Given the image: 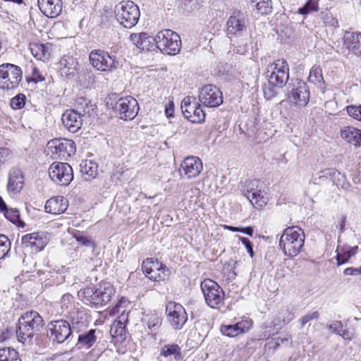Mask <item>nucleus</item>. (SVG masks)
<instances>
[{
  "mask_svg": "<svg viewBox=\"0 0 361 361\" xmlns=\"http://www.w3.org/2000/svg\"><path fill=\"white\" fill-rule=\"evenodd\" d=\"M22 243L26 247H30L35 252L42 250L47 244V239L43 233H32L23 235Z\"/></svg>",
  "mask_w": 361,
  "mask_h": 361,
  "instance_id": "22",
  "label": "nucleus"
},
{
  "mask_svg": "<svg viewBox=\"0 0 361 361\" xmlns=\"http://www.w3.org/2000/svg\"><path fill=\"white\" fill-rule=\"evenodd\" d=\"M200 288L207 305L211 308L218 309L224 305V291L216 282L204 279L201 282Z\"/></svg>",
  "mask_w": 361,
  "mask_h": 361,
  "instance_id": "9",
  "label": "nucleus"
},
{
  "mask_svg": "<svg viewBox=\"0 0 361 361\" xmlns=\"http://www.w3.org/2000/svg\"><path fill=\"white\" fill-rule=\"evenodd\" d=\"M73 333L71 324L66 320L51 322L48 324L47 336L54 342L62 343L68 340Z\"/></svg>",
  "mask_w": 361,
  "mask_h": 361,
  "instance_id": "13",
  "label": "nucleus"
},
{
  "mask_svg": "<svg viewBox=\"0 0 361 361\" xmlns=\"http://www.w3.org/2000/svg\"><path fill=\"white\" fill-rule=\"evenodd\" d=\"M343 42L347 48L357 56L361 55V33L345 32Z\"/></svg>",
  "mask_w": 361,
  "mask_h": 361,
  "instance_id": "28",
  "label": "nucleus"
},
{
  "mask_svg": "<svg viewBox=\"0 0 361 361\" xmlns=\"http://www.w3.org/2000/svg\"><path fill=\"white\" fill-rule=\"evenodd\" d=\"M0 361H21L18 353L13 348H0Z\"/></svg>",
  "mask_w": 361,
  "mask_h": 361,
  "instance_id": "42",
  "label": "nucleus"
},
{
  "mask_svg": "<svg viewBox=\"0 0 361 361\" xmlns=\"http://www.w3.org/2000/svg\"><path fill=\"white\" fill-rule=\"evenodd\" d=\"M10 157H11V152L8 148H0V166L6 162Z\"/></svg>",
  "mask_w": 361,
  "mask_h": 361,
  "instance_id": "55",
  "label": "nucleus"
},
{
  "mask_svg": "<svg viewBox=\"0 0 361 361\" xmlns=\"http://www.w3.org/2000/svg\"><path fill=\"white\" fill-rule=\"evenodd\" d=\"M157 47L164 54L176 55L181 48V40L178 33L171 30L159 32L154 39Z\"/></svg>",
  "mask_w": 361,
  "mask_h": 361,
  "instance_id": "4",
  "label": "nucleus"
},
{
  "mask_svg": "<svg viewBox=\"0 0 361 361\" xmlns=\"http://www.w3.org/2000/svg\"><path fill=\"white\" fill-rule=\"evenodd\" d=\"M339 336H341L345 340L351 341L353 338V334L348 331L342 329V331L339 334Z\"/></svg>",
  "mask_w": 361,
  "mask_h": 361,
  "instance_id": "61",
  "label": "nucleus"
},
{
  "mask_svg": "<svg viewBox=\"0 0 361 361\" xmlns=\"http://www.w3.org/2000/svg\"><path fill=\"white\" fill-rule=\"evenodd\" d=\"M327 327L332 333L339 335L342 331L343 324L341 321H334L332 324L328 325Z\"/></svg>",
  "mask_w": 361,
  "mask_h": 361,
  "instance_id": "53",
  "label": "nucleus"
},
{
  "mask_svg": "<svg viewBox=\"0 0 361 361\" xmlns=\"http://www.w3.org/2000/svg\"><path fill=\"white\" fill-rule=\"evenodd\" d=\"M71 327L73 331L80 333L86 329L90 324V317L84 311L74 310L70 313Z\"/></svg>",
  "mask_w": 361,
  "mask_h": 361,
  "instance_id": "24",
  "label": "nucleus"
},
{
  "mask_svg": "<svg viewBox=\"0 0 361 361\" xmlns=\"http://www.w3.org/2000/svg\"><path fill=\"white\" fill-rule=\"evenodd\" d=\"M226 25L228 35L241 36L247 32L248 21L245 13L237 11L231 14Z\"/></svg>",
  "mask_w": 361,
  "mask_h": 361,
  "instance_id": "18",
  "label": "nucleus"
},
{
  "mask_svg": "<svg viewBox=\"0 0 361 361\" xmlns=\"http://www.w3.org/2000/svg\"><path fill=\"white\" fill-rule=\"evenodd\" d=\"M142 322L147 326L149 330L152 332V336L155 339L157 331L161 325L162 319L161 315H159L157 312L147 314L143 318Z\"/></svg>",
  "mask_w": 361,
  "mask_h": 361,
  "instance_id": "31",
  "label": "nucleus"
},
{
  "mask_svg": "<svg viewBox=\"0 0 361 361\" xmlns=\"http://www.w3.org/2000/svg\"><path fill=\"white\" fill-rule=\"evenodd\" d=\"M267 77L269 85L281 88L289 79V67L288 63L282 59L277 60L267 67Z\"/></svg>",
  "mask_w": 361,
  "mask_h": 361,
  "instance_id": "8",
  "label": "nucleus"
},
{
  "mask_svg": "<svg viewBox=\"0 0 361 361\" xmlns=\"http://www.w3.org/2000/svg\"><path fill=\"white\" fill-rule=\"evenodd\" d=\"M73 298L70 293L63 294L61 298V307L68 308V305L71 304Z\"/></svg>",
  "mask_w": 361,
  "mask_h": 361,
  "instance_id": "58",
  "label": "nucleus"
},
{
  "mask_svg": "<svg viewBox=\"0 0 361 361\" xmlns=\"http://www.w3.org/2000/svg\"><path fill=\"white\" fill-rule=\"evenodd\" d=\"M63 126L71 133H76L82 126L81 115L77 111L66 110L62 115Z\"/></svg>",
  "mask_w": 361,
  "mask_h": 361,
  "instance_id": "25",
  "label": "nucleus"
},
{
  "mask_svg": "<svg viewBox=\"0 0 361 361\" xmlns=\"http://www.w3.org/2000/svg\"><path fill=\"white\" fill-rule=\"evenodd\" d=\"M48 147L51 150L52 154L58 155L59 157H71L75 154V143L71 140L55 139L48 142Z\"/></svg>",
  "mask_w": 361,
  "mask_h": 361,
  "instance_id": "19",
  "label": "nucleus"
},
{
  "mask_svg": "<svg viewBox=\"0 0 361 361\" xmlns=\"http://www.w3.org/2000/svg\"><path fill=\"white\" fill-rule=\"evenodd\" d=\"M76 346L78 349H89L97 343L101 331L96 329H91L86 331L78 333Z\"/></svg>",
  "mask_w": 361,
  "mask_h": 361,
  "instance_id": "21",
  "label": "nucleus"
},
{
  "mask_svg": "<svg viewBox=\"0 0 361 361\" xmlns=\"http://www.w3.org/2000/svg\"><path fill=\"white\" fill-rule=\"evenodd\" d=\"M32 77L35 82L44 80V78L41 75L39 71L36 68H35L32 71Z\"/></svg>",
  "mask_w": 361,
  "mask_h": 361,
  "instance_id": "60",
  "label": "nucleus"
},
{
  "mask_svg": "<svg viewBox=\"0 0 361 361\" xmlns=\"http://www.w3.org/2000/svg\"><path fill=\"white\" fill-rule=\"evenodd\" d=\"M44 361H65L62 355H54L49 358H47Z\"/></svg>",
  "mask_w": 361,
  "mask_h": 361,
  "instance_id": "64",
  "label": "nucleus"
},
{
  "mask_svg": "<svg viewBox=\"0 0 361 361\" xmlns=\"http://www.w3.org/2000/svg\"><path fill=\"white\" fill-rule=\"evenodd\" d=\"M94 106L95 104H92V102L86 97H80L75 100L76 111L79 112L81 116L85 114L90 115L94 110Z\"/></svg>",
  "mask_w": 361,
  "mask_h": 361,
  "instance_id": "33",
  "label": "nucleus"
},
{
  "mask_svg": "<svg viewBox=\"0 0 361 361\" xmlns=\"http://www.w3.org/2000/svg\"><path fill=\"white\" fill-rule=\"evenodd\" d=\"M310 97L309 87L303 80L296 79L288 84V99L291 104L304 107L308 104Z\"/></svg>",
  "mask_w": 361,
  "mask_h": 361,
  "instance_id": "10",
  "label": "nucleus"
},
{
  "mask_svg": "<svg viewBox=\"0 0 361 361\" xmlns=\"http://www.w3.org/2000/svg\"><path fill=\"white\" fill-rule=\"evenodd\" d=\"M114 288L108 283H100L98 286L84 288L80 292L82 301L96 308L105 306L111 300Z\"/></svg>",
  "mask_w": 361,
  "mask_h": 361,
  "instance_id": "2",
  "label": "nucleus"
},
{
  "mask_svg": "<svg viewBox=\"0 0 361 361\" xmlns=\"http://www.w3.org/2000/svg\"><path fill=\"white\" fill-rule=\"evenodd\" d=\"M113 109L118 112L120 118L123 120H133L139 111L137 101L131 96L120 98Z\"/></svg>",
  "mask_w": 361,
  "mask_h": 361,
  "instance_id": "14",
  "label": "nucleus"
},
{
  "mask_svg": "<svg viewBox=\"0 0 361 361\" xmlns=\"http://www.w3.org/2000/svg\"><path fill=\"white\" fill-rule=\"evenodd\" d=\"M252 8H256L262 15H267L272 11L271 0H250Z\"/></svg>",
  "mask_w": 361,
  "mask_h": 361,
  "instance_id": "37",
  "label": "nucleus"
},
{
  "mask_svg": "<svg viewBox=\"0 0 361 361\" xmlns=\"http://www.w3.org/2000/svg\"><path fill=\"white\" fill-rule=\"evenodd\" d=\"M169 275L170 270L166 268L165 265H164L161 267V268L152 271V274L147 275V277L154 281H161L167 280L169 277Z\"/></svg>",
  "mask_w": 361,
  "mask_h": 361,
  "instance_id": "41",
  "label": "nucleus"
},
{
  "mask_svg": "<svg viewBox=\"0 0 361 361\" xmlns=\"http://www.w3.org/2000/svg\"><path fill=\"white\" fill-rule=\"evenodd\" d=\"M23 78L21 68L12 63L0 65V89L10 90L16 88Z\"/></svg>",
  "mask_w": 361,
  "mask_h": 361,
  "instance_id": "7",
  "label": "nucleus"
},
{
  "mask_svg": "<svg viewBox=\"0 0 361 361\" xmlns=\"http://www.w3.org/2000/svg\"><path fill=\"white\" fill-rule=\"evenodd\" d=\"M341 136L348 143L355 147L361 146V130L352 126H344L341 130Z\"/></svg>",
  "mask_w": 361,
  "mask_h": 361,
  "instance_id": "29",
  "label": "nucleus"
},
{
  "mask_svg": "<svg viewBox=\"0 0 361 361\" xmlns=\"http://www.w3.org/2000/svg\"><path fill=\"white\" fill-rule=\"evenodd\" d=\"M181 169L188 178H195L202 170V163L197 157H188L181 164Z\"/></svg>",
  "mask_w": 361,
  "mask_h": 361,
  "instance_id": "23",
  "label": "nucleus"
},
{
  "mask_svg": "<svg viewBox=\"0 0 361 361\" xmlns=\"http://www.w3.org/2000/svg\"><path fill=\"white\" fill-rule=\"evenodd\" d=\"M324 23L326 24V26H329L333 28H336L338 27V20L331 16H329L328 14L326 15Z\"/></svg>",
  "mask_w": 361,
  "mask_h": 361,
  "instance_id": "57",
  "label": "nucleus"
},
{
  "mask_svg": "<svg viewBox=\"0 0 361 361\" xmlns=\"http://www.w3.org/2000/svg\"><path fill=\"white\" fill-rule=\"evenodd\" d=\"M348 114L354 119L361 122V104L350 105L346 107Z\"/></svg>",
  "mask_w": 361,
  "mask_h": 361,
  "instance_id": "50",
  "label": "nucleus"
},
{
  "mask_svg": "<svg viewBox=\"0 0 361 361\" xmlns=\"http://www.w3.org/2000/svg\"><path fill=\"white\" fill-rule=\"evenodd\" d=\"M276 88H278V87H272L270 85L265 87L264 88V97L268 99L274 97L276 95V92L275 90Z\"/></svg>",
  "mask_w": 361,
  "mask_h": 361,
  "instance_id": "56",
  "label": "nucleus"
},
{
  "mask_svg": "<svg viewBox=\"0 0 361 361\" xmlns=\"http://www.w3.org/2000/svg\"><path fill=\"white\" fill-rule=\"evenodd\" d=\"M239 240L244 245L245 247L247 252L249 253L250 256L252 258L255 255V252L253 251V245L252 243L247 238L242 236H238Z\"/></svg>",
  "mask_w": 361,
  "mask_h": 361,
  "instance_id": "51",
  "label": "nucleus"
},
{
  "mask_svg": "<svg viewBox=\"0 0 361 361\" xmlns=\"http://www.w3.org/2000/svg\"><path fill=\"white\" fill-rule=\"evenodd\" d=\"M166 312L169 317L171 326L175 329H181L187 322V313L183 307L179 303L169 302L166 307Z\"/></svg>",
  "mask_w": 361,
  "mask_h": 361,
  "instance_id": "17",
  "label": "nucleus"
},
{
  "mask_svg": "<svg viewBox=\"0 0 361 361\" xmlns=\"http://www.w3.org/2000/svg\"><path fill=\"white\" fill-rule=\"evenodd\" d=\"M165 113L167 117H171L173 116V104H169L166 106Z\"/></svg>",
  "mask_w": 361,
  "mask_h": 361,
  "instance_id": "63",
  "label": "nucleus"
},
{
  "mask_svg": "<svg viewBox=\"0 0 361 361\" xmlns=\"http://www.w3.org/2000/svg\"><path fill=\"white\" fill-rule=\"evenodd\" d=\"M89 60L95 69L102 72L111 73L120 66L116 56L102 49L92 50L89 55Z\"/></svg>",
  "mask_w": 361,
  "mask_h": 361,
  "instance_id": "6",
  "label": "nucleus"
},
{
  "mask_svg": "<svg viewBox=\"0 0 361 361\" xmlns=\"http://www.w3.org/2000/svg\"><path fill=\"white\" fill-rule=\"evenodd\" d=\"M336 259L338 266H341L346 263L351 257L350 254H348V251L345 249V247L340 248V246L338 245L336 248Z\"/></svg>",
  "mask_w": 361,
  "mask_h": 361,
  "instance_id": "45",
  "label": "nucleus"
},
{
  "mask_svg": "<svg viewBox=\"0 0 361 361\" xmlns=\"http://www.w3.org/2000/svg\"><path fill=\"white\" fill-rule=\"evenodd\" d=\"M61 69L66 76H73L77 73L78 62L72 56H63L60 60Z\"/></svg>",
  "mask_w": 361,
  "mask_h": 361,
  "instance_id": "30",
  "label": "nucleus"
},
{
  "mask_svg": "<svg viewBox=\"0 0 361 361\" xmlns=\"http://www.w3.org/2000/svg\"><path fill=\"white\" fill-rule=\"evenodd\" d=\"M25 95L20 93L11 99L10 104L13 109H20L25 106Z\"/></svg>",
  "mask_w": 361,
  "mask_h": 361,
  "instance_id": "48",
  "label": "nucleus"
},
{
  "mask_svg": "<svg viewBox=\"0 0 361 361\" xmlns=\"http://www.w3.org/2000/svg\"><path fill=\"white\" fill-rule=\"evenodd\" d=\"M164 264L157 259L147 258L143 261L142 264V269L145 276L152 274V271L154 269L161 268Z\"/></svg>",
  "mask_w": 361,
  "mask_h": 361,
  "instance_id": "40",
  "label": "nucleus"
},
{
  "mask_svg": "<svg viewBox=\"0 0 361 361\" xmlns=\"http://www.w3.org/2000/svg\"><path fill=\"white\" fill-rule=\"evenodd\" d=\"M160 355L165 357L173 356L176 360H179L182 359L181 348L176 343L166 344L161 348Z\"/></svg>",
  "mask_w": 361,
  "mask_h": 361,
  "instance_id": "34",
  "label": "nucleus"
},
{
  "mask_svg": "<svg viewBox=\"0 0 361 361\" xmlns=\"http://www.w3.org/2000/svg\"><path fill=\"white\" fill-rule=\"evenodd\" d=\"M308 81L315 85L322 93H324L326 85L322 69L319 66H313L310 71Z\"/></svg>",
  "mask_w": 361,
  "mask_h": 361,
  "instance_id": "32",
  "label": "nucleus"
},
{
  "mask_svg": "<svg viewBox=\"0 0 361 361\" xmlns=\"http://www.w3.org/2000/svg\"><path fill=\"white\" fill-rule=\"evenodd\" d=\"M199 101L205 106L217 107L223 103V94L216 86L207 85L200 90Z\"/></svg>",
  "mask_w": 361,
  "mask_h": 361,
  "instance_id": "16",
  "label": "nucleus"
},
{
  "mask_svg": "<svg viewBox=\"0 0 361 361\" xmlns=\"http://www.w3.org/2000/svg\"><path fill=\"white\" fill-rule=\"evenodd\" d=\"M130 39L137 47L142 49H145L144 43L147 39L145 33L132 34L130 36Z\"/></svg>",
  "mask_w": 361,
  "mask_h": 361,
  "instance_id": "49",
  "label": "nucleus"
},
{
  "mask_svg": "<svg viewBox=\"0 0 361 361\" xmlns=\"http://www.w3.org/2000/svg\"><path fill=\"white\" fill-rule=\"evenodd\" d=\"M193 97H186L181 102V110L185 118L192 123H201L204 121L205 113Z\"/></svg>",
  "mask_w": 361,
  "mask_h": 361,
  "instance_id": "15",
  "label": "nucleus"
},
{
  "mask_svg": "<svg viewBox=\"0 0 361 361\" xmlns=\"http://www.w3.org/2000/svg\"><path fill=\"white\" fill-rule=\"evenodd\" d=\"M40 11L47 17L56 18L62 11V0H37Z\"/></svg>",
  "mask_w": 361,
  "mask_h": 361,
  "instance_id": "20",
  "label": "nucleus"
},
{
  "mask_svg": "<svg viewBox=\"0 0 361 361\" xmlns=\"http://www.w3.org/2000/svg\"><path fill=\"white\" fill-rule=\"evenodd\" d=\"M81 173L85 180H91L97 176V165L92 161L84 162L80 164Z\"/></svg>",
  "mask_w": 361,
  "mask_h": 361,
  "instance_id": "36",
  "label": "nucleus"
},
{
  "mask_svg": "<svg viewBox=\"0 0 361 361\" xmlns=\"http://www.w3.org/2000/svg\"><path fill=\"white\" fill-rule=\"evenodd\" d=\"M11 250V242L8 238L0 234V259H4Z\"/></svg>",
  "mask_w": 361,
  "mask_h": 361,
  "instance_id": "44",
  "label": "nucleus"
},
{
  "mask_svg": "<svg viewBox=\"0 0 361 361\" xmlns=\"http://www.w3.org/2000/svg\"><path fill=\"white\" fill-rule=\"evenodd\" d=\"M98 254L99 253L96 251V248H94V251H90V252L87 255L85 253H83V255H84V257H85V260L88 263H93L94 266H97V264H95V263L97 262V261H98V259H97Z\"/></svg>",
  "mask_w": 361,
  "mask_h": 361,
  "instance_id": "54",
  "label": "nucleus"
},
{
  "mask_svg": "<svg viewBox=\"0 0 361 361\" xmlns=\"http://www.w3.org/2000/svg\"><path fill=\"white\" fill-rule=\"evenodd\" d=\"M115 13L118 21L126 28L134 27L140 16L139 7L131 1H122L116 5Z\"/></svg>",
  "mask_w": 361,
  "mask_h": 361,
  "instance_id": "5",
  "label": "nucleus"
},
{
  "mask_svg": "<svg viewBox=\"0 0 361 361\" xmlns=\"http://www.w3.org/2000/svg\"><path fill=\"white\" fill-rule=\"evenodd\" d=\"M85 75L88 80V83L92 84L95 82V77L91 71L87 70L85 72Z\"/></svg>",
  "mask_w": 361,
  "mask_h": 361,
  "instance_id": "62",
  "label": "nucleus"
},
{
  "mask_svg": "<svg viewBox=\"0 0 361 361\" xmlns=\"http://www.w3.org/2000/svg\"><path fill=\"white\" fill-rule=\"evenodd\" d=\"M303 230L298 226L288 227L280 238L279 246L285 255L290 257L297 256L301 251L305 242Z\"/></svg>",
  "mask_w": 361,
  "mask_h": 361,
  "instance_id": "1",
  "label": "nucleus"
},
{
  "mask_svg": "<svg viewBox=\"0 0 361 361\" xmlns=\"http://www.w3.org/2000/svg\"><path fill=\"white\" fill-rule=\"evenodd\" d=\"M24 185V176L20 169L13 167L8 173L7 189L9 192L18 193Z\"/></svg>",
  "mask_w": 361,
  "mask_h": 361,
  "instance_id": "26",
  "label": "nucleus"
},
{
  "mask_svg": "<svg viewBox=\"0 0 361 361\" xmlns=\"http://www.w3.org/2000/svg\"><path fill=\"white\" fill-rule=\"evenodd\" d=\"M68 207V202L63 196H56L48 200L45 204V211L47 213L59 214L63 213Z\"/></svg>",
  "mask_w": 361,
  "mask_h": 361,
  "instance_id": "27",
  "label": "nucleus"
},
{
  "mask_svg": "<svg viewBox=\"0 0 361 361\" xmlns=\"http://www.w3.org/2000/svg\"><path fill=\"white\" fill-rule=\"evenodd\" d=\"M202 3V0H180V6L187 12H192L197 10Z\"/></svg>",
  "mask_w": 361,
  "mask_h": 361,
  "instance_id": "43",
  "label": "nucleus"
},
{
  "mask_svg": "<svg viewBox=\"0 0 361 361\" xmlns=\"http://www.w3.org/2000/svg\"><path fill=\"white\" fill-rule=\"evenodd\" d=\"M318 10L317 0H308L307 2L298 9V13L302 15H307L310 12Z\"/></svg>",
  "mask_w": 361,
  "mask_h": 361,
  "instance_id": "47",
  "label": "nucleus"
},
{
  "mask_svg": "<svg viewBox=\"0 0 361 361\" xmlns=\"http://www.w3.org/2000/svg\"><path fill=\"white\" fill-rule=\"evenodd\" d=\"M44 320L35 311L26 312L18 319L16 330L18 340L24 343L27 338H32L42 328Z\"/></svg>",
  "mask_w": 361,
  "mask_h": 361,
  "instance_id": "3",
  "label": "nucleus"
},
{
  "mask_svg": "<svg viewBox=\"0 0 361 361\" xmlns=\"http://www.w3.org/2000/svg\"><path fill=\"white\" fill-rule=\"evenodd\" d=\"M319 314L317 311H314L304 315L300 319L302 327L304 326L308 322L312 319H317L319 318Z\"/></svg>",
  "mask_w": 361,
  "mask_h": 361,
  "instance_id": "52",
  "label": "nucleus"
},
{
  "mask_svg": "<svg viewBox=\"0 0 361 361\" xmlns=\"http://www.w3.org/2000/svg\"><path fill=\"white\" fill-rule=\"evenodd\" d=\"M50 178L54 183L66 186L73 179V171L71 165L63 162H54L49 169Z\"/></svg>",
  "mask_w": 361,
  "mask_h": 361,
  "instance_id": "11",
  "label": "nucleus"
},
{
  "mask_svg": "<svg viewBox=\"0 0 361 361\" xmlns=\"http://www.w3.org/2000/svg\"><path fill=\"white\" fill-rule=\"evenodd\" d=\"M30 49L34 57L39 60H44L45 59H47L49 55L47 52L46 45L42 44H30Z\"/></svg>",
  "mask_w": 361,
  "mask_h": 361,
  "instance_id": "38",
  "label": "nucleus"
},
{
  "mask_svg": "<svg viewBox=\"0 0 361 361\" xmlns=\"http://www.w3.org/2000/svg\"><path fill=\"white\" fill-rule=\"evenodd\" d=\"M221 333L228 337H234L244 332V326L242 323L231 325H224L221 327Z\"/></svg>",
  "mask_w": 361,
  "mask_h": 361,
  "instance_id": "39",
  "label": "nucleus"
},
{
  "mask_svg": "<svg viewBox=\"0 0 361 361\" xmlns=\"http://www.w3.org/2000/svg\"><path fill=\"white\" fill-rule=\"evenodd\" d=\"M74 236L76 240L85 247L82 252L85 253L86 255L90 251H94V248L97 247V245L91 236L82 233L75 234Z\"/></svg>",
  "mask_w": 361,
  "mask_h": 361,
  "instance_id": "35",
  "label": "nucleus"
},
{
  "mask_svg": "<svg viewBox=\"0 0 361 361\" xmlns=\"http://www.w3.org/2000/svg\"><path fill=\"white\" fill-rule=\"evenodd\" d=\"M343 274L346 276H348V275H352V276H355V275H360L361 274V266L358 268H353V267H348V268H346L344 271H343Z\"/></svg>",
  "mask_w": 361,
  "mask_h": 361,
  "instance_id": "59",
  "label": "nucleus"
},
{
  "mask_svg": "<svg viewBox=\"0 0 361 361\" xmlns=\"http://www.w3.org/2000/svg\"><path fill=\"white\" fill-rule=\"evenodd\" d=\"M262 183L259 180H251L246 183L243 189V195L256 207H262L267 204L266 192L262 188Z\"/></svg>",
  "mask_w": 361,
  "mask_h": 361,
  "instance_id": "12",
  "label": "nucleus"
},
{
  "mask_svg": "<svg viewBox=\"0 0 361 361\" xmlns=\"http://www.w3.org/2000/svg\"><path fill=\"white\" fill-rule=\"evenodd\" d=\"M4 216L6 219H8L9 221L13 222V224H16L17 222H20V224H19L20 226H24V223L22 222L20 219V214L18 209L8 208L5 211L4 213Z\"/></svg>",
  "mask_w": 361,
  "mask_h": 361,
  "instance_id": "46",
  "label": "nucleus"
}]
</instances>
